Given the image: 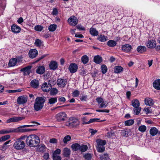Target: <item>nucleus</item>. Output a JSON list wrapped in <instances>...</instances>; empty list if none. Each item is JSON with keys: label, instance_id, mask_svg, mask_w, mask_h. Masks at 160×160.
Here are the masks:
<instances>
[{"label": "nucleus", "instance_id": "nucleus-63", "mask_svg": "<svg viewBox=\"0 0 160 160\" xmlns=\"http://www.w3.org/2000/svg\"><path fill=\"white\" fill-rule=\"evenodd\" d=\"M107 134L108 137L109 138H110L114 135V132L112 131H111L110 132H108Z\"/></svg>", "mask_w": 160, "mask_h": 160}, {"label": "nucleus", "instance_id": "nucleus-27", "mask_svg": "<svg viewBox=\"0 0 160 160\" xmlns=\"http://www.w3.org/2000/svg\"><path fill=\"white\" fill-rule=\"evenodd\" d=\"M63 155L65 157H68L70 154V149L68 148H65L63 149Z\"/></svg>", "mask_w": 160, "mask_h": 160}, {"label": "nucleus", "instance_id": "nucleus-61", "mask_svg": "<svg viewBox=\"0 0 160 160\" xmlns=\"http://www.w3.org/2000/svg\"><path fill=\"white\" fill-rule=\"evenodd\" d=\"M87 96L86 95L82 96L80 98V99L82 101H85L87 100Z\"/></svg>", "mask_w": 160, "mask_h": 160}, {"label": "nucleus", "instance_id": "nucleus-39", "mask_svg": "<svg viewBox=\"0 0 160 160\" xmlns=\"http://www.w3.org/2000/svg\"><path fill=\"white\" fill-rule=\"evenodd\" d=\"M134 123V121L133 119H130L126 121L125 122V125L126 126H129L132 125Z\"/></svg>", "mask_w": 160, "mask_h": 160}, {"label": "nucleus", "instance_id": "nucleus-29", "mask_svg": "<svg viewBox=\"0 0 160 160\" xmlns=\"http://www.w3.org/2000/svg\"><path fill=\"white\" fill-rule=\"evenodd\" d=\"M97 146L96 147L97 150L98 152H102L105 149L104 146H102L100 145L97 144Z\"/></svg>", "mask_w": 160, "mask_h": 160}, {"label": "nucleus", "instance_id": "nucleus-51", "mask_svg": "<svg viewBox=\"0 0 160 160\" xmlns=\"http://www.w3.org/2000/svg\"><path fill=\"white\" fill-rule=\"evenodd\" d=\"M52 158L53 160H61V158L58 155L53 154Z\"/></svg>", "mask_w": 160, "mask_h": 160}, {"label": "nucleus", "instance_id": "nucleus-43", "mask_svg": "<svg viewBox=\"0 0 160 160\" xmlns=\"http://www.w3.org/2000/svg\"><path fill=\"white\" fill-rule=\"evenodd\" d=\"M71 139V137L69 135L65 136L63 139V142L65 144H67V142Z\"/></svg>", "mask_w": 160, "mask_h": 160}, {"label": "nucleus", "instance_id": "nucleus-16", "mask_svg": "<svg viewBox=\"0 0 160 160\" xmlns=\"http://www.w3.org/2000/svg\"><path fill=\"white\" fill-rule=\"evenodd\" d=\"M156 45V42L155 40H148L147 43V46L148 48H155Z\"/></svg>", "mask_w": 160, "mask_h": 160}, {"label": "nucleus", "instance_id": "nucleus-50", "mask_svg": "<svg viewBox=\"0 0 160 160\" xmlns=\"http://www.w3.org/2000/svg\"><path fill=\"white\" fill-rule=\"evenodd\" d=\"M108 155L106 154L102 155L100 157L101 160H108Z\"/></svg>", "mask_w": 160, "mask_h": 160}, {"label": "nucleus", "instance_id": "nucleus-57", "mask_svg": "<svg viewBox=\"0 0 160 160\" xmlns=\"http://www.w3.org/2000/svg\"><path fill=\"white\" fill-rule=\"evenodd\" d=\"M136 108L134 109L133 110L135 113V114L136 115L139 114L141 111V108L139 107L138 108Z\"/></svg>", "mask_w": 160, "mask_h": 160}, {"label": "nucleus", "instance_id": "nucleus-58", "mask_svg": "<svg viewBox=\"0 0 160 160\" xmlns=\"http://www.w3.org/2000/svg\"><path fill=\"white\" fill-rule=\"evenodd\" d=\"M128 132L126 130H124L122 131V135L124 137L127 136L128 135Z\"/></svg>", "mask_w": 160, "mask_h": 160}, {"label": "nucleus", "instance_id": "nucleus-40", "mask_svg": "<svg viewBox=\"0 0 160 160\" xmlns=\"http://www.w3.org/2000/svg\"><path fill=\"white\" fill-rule=\"evenodd\" d=\"M9 135H7L2 136L0 138V142H3L5 141L10 138Z\"/></svg>", "mask_w": 160, "mask_h": 160}, {"label": "nucleus", "instance_id": "nucleus-55", "mask_svg": "<svg viewBox=\"0 0 160 160\" xmlns=\"http://www.w3.org/2000/svg\"><path fill=\"white\" fill-rule=\"evenodd\" d=\"M107 103L106 102H105L104 101L102 102V103H101L100 104H99V107L100 108H105L107 106Z\"/></svg>", "mask_w": 160, "mask_h": 160}, {"label": "nucleus", "instance_id": "nucleus-53", "mask_svg": "<svg viewBox=\"0 0 160 160\" xmlns=\"http://www.w3.org/2000/svg\"><path fill=\"white\" fill-rule=\"evenodd\" d=\"M22 91L21 89H17L14 90H8L7 92L9 93H14L16 92H20Z\"/></svg>", "mask_w": 160, "mask_h": 160}, {"label": "nucleus", "instance_id": "nucleus-60", "mask_svg": "<svg viewBox=\"0 0 160 160\" xmlns=\"http://www.w3.org/2000/svg\"><path fill=\"white\" fill-rule=\"evenodd\" d=\"M49 142L52 143H56L58 142L57 140L55 138H52L50 139Z\"/></svg>", "mask_w": 160, "mask_h": 160}, {"label": "nucleus", "instance_id": "nucleus-15", "mask_svg": "<svg viewBox=\"0 0 160 160\" xmlns=\"http://www.w3.org/2000/svg\"><path fill=\"white\" fill-rule=\"evenodd\" d=\"M28 54L30 58H33L36 57L38 55V51L35 49H31L29 51Z\"/></svg>", "mask_w": 160, "mask_h": 160}, {"label": "nucleus", "instance_id": "nucleus-48", "mask_svg": "<svg viewBox=\"0 0 160 160\" xmlns=\"http://www.w3.org/2000/svg\"><path fill=\"white\" fill-rule=\"evenodd\" d=\"M147 129L146 126L144 125H142L140 126L138 128V130L142 132H144Z\"/></svg>", "mask_w": 160, "mask_h": 160}, {"label": "nucleus", "instance_id": "nucleus-23", "mask_svg": "<svg viewBox=\"0 0 160 160\" xmlns=\"http://www.w3.org/2000/svg\"><path fill=\"white\" fill-rule=\"evenodd\" d=\"M49 67L51 69L54 70L58 68V64L55 61H52L49 64Z\"/></svg>", "mask_w": 160, "mask_h": 160}, {"label": "nucleus", "instance_id": "nucleus-52", "mask_svg": "<svg viewBox=\"0 0 160 160\" xmlns=\"http://www.w3.org/2000/svg\"><path fill=\"white\" fill-rule=\"evenodd\" d=\"M79 91L78 90H75L73 92L72 95L73 97H77L79 95Z\"/></svg>", "mask_w": 160, "mask_h": 160}, {"label": "nucleus", "instance_id": "nucleus-5", "mask_svg": "<svg viewBox=\"0 0 160 160\" xmlns=\"http://www.w3.org/2000/svg\"><path fill=\"white\" fill-rule=\"evenodd\" d=\"M50 81V80H49L48 83L45 82L42 85V89L44 92H48L52 88V86L50 83H51Z\"/></svg>", "mask_w": 160, "mask_h": 160}, {"label": "nucleus", "instance_id": "nucleus-38", "mask_svg": "<svg viewBox=\"0 0 160 160\" xmlns=\"http://www.w3.org/2000/svg\"><path fill=\"white\" fill-rule=\"evenodd\" d=\"M97 144L100 145L102 146H104L106 143V142L105 140L98 139L96 141Z\"/></svg>", "mask_w": 160, "mask_h": 160}, {"label": "nucleus", "instance_id": "nucleus-59", "mask_svg": "<svg viewBox=\"0 0 160 160\" xmlns=\"http://www.w3.org/2000/svg\"><path fill=\"white\" fill-rule=\"evenodd\" d=\"M58 13V10L57 8H53V11L52 12V15H57Z\"/></svg>", "mask_w": 160, "mask_h": 160}, {"label": "nucleus", "instance_id": "nucleus-14", "mask_svg": "<svg viewBox=\"0 0 160 160\" xmlns=\"http://www.w3.org/2000/svg\"><path fill=\"white\" fill-rule=\"evenodd\" d=\"M78 67L77 65L74 63H72L69 66L68 69L72 73L76 72L78 69Z\"/></svg>", "mask_w": 160, "mask_h": 160}, {"label": "nucleus", "instance_id": "nucleus-30", "mask_svg": "<svg viewBox=\"0 0 160 160\" xmlns=\"http://www.w3.org/2000/svg\"><path fill=\"white\" fill-rule=\"evenodd\" d=\"M117 43L116 42L113 40H110L107 42L108 45L111 47H113L116 45Z\"/></svg>", "mask_w": 160, "mask_h": 160}, {"label": "nucleus", "instance_id": "nucleus-2", "mask_svg": "<svg viewBox=\"0 0 160 160\" xmlns=\"http://www.w3.org/2000/svg\"><path fill=\"white\" fill-rule=\"evenodd\" d=\"M45 102V100L41 97L37 98L35 100L34 108L35 110L38 111L43 107Z\"/></svg>", "mask_w": 160, "mask_h": 160}, {"label": "nucleus", "instance_id": "nucleus-35", "mask_svg": "<svg viewBox=\"0 0 160 160\" xmlns=\"http://www.w3.org/2000/svg\"><path fill=\"white\" fill-rule=\"evenodd\" d=\"M71 147L73 150L76 151L79 149L80 145L78 143H75L72 144L71 146Z\"/></svg>", "mask_w": 160, "mask_h": 160}, {"label": "nucleus", "instance_id": "nucleus-21", "mask_svg": "<svg viewBox=\"0 0 160 160\" xmlns=\"http://www.w3.org/2000/svg\"><path fill=\"white\" fill-rule=\"evenodd\" d=\"M45 68L42 66H39L36 70V72L40 74H43L45 71Z\"/></svg>", "mask_w": 160, "mask_h": 160}, {"label": "nucleus", "instance_id": "nucleus-33", "mask_svg": "<svg viewBox=\"0 0 160 160\" xmlns=\"http://www.w3.org/2000/svg\"><path fill=\"white\" fill-rule=\"evenodd\" d=\"M123 68L120 66H116L114 68V72L116 73H120L123 71Z\"/></svg>", "mask_w": 160, "mask_h": 160}, {"label": "nucleus", "instance_id": "nucleus-9", "mask_svg": "<svg viewBox=\"0 0 160 160\" xmlns=\"http://www.w3.org/2000/svg\"><path fill=\"white\" fill-rule=\"evenodd\" d=\"M24 118L22 117H15L10 118L7 120V123L16 122L23 119Z\"/></svg>", "mask_w": 160, "mask_h": 160}, {"label": "nucleus", "instance_id": "nucleus-25", "mask_svg": "<svg viewBox=\"0 0 160 160\" xmlns=\"http://www.w3.org/2000/svg\"><path fill=\"white\" fill-rule=\"evenodd\" d=\"M17 62V59L12 58L10 60L8 64V65L9 67H13L16 65Z\"/></svg>", "mask_w": 160, "mask_h": 160}, {"label": "nucleus", "instance_id": "nucleus-54", "mask_svg": "<svg viewBox=\"0 0 160 160\" xmlns=\"http://www.w3.org/2000/svg\"><path fill=\"white\" fill-rule=\"evenodd\" d=\"M35 45L38 47H40L42 45L41 41L39 39H37L35 42Z\"/></svg>", "mask_w": 160, "mask_h": 160}, {"label": "nucleus", "instance_id": "nucleus-37", "mask_svg": "<svg viewBox=\"0 0 160 160\" xmlns=\"http://www.w3.org/2000/svg\"><path fill=\"white\" fill-rule=\"evenodd\" d=\"M57 101V97L51 98L48 99V103L50 104H53Z\"/></svg>", "mask_w": 160, "mask_h": 160}, {"label": "nucleus", "instance_id": "nucleus-12", "mask_svg": "<svg viewBox=\"0 0 160 160\" xmlns=\"http://www.w3.org/2000/svg\"><path fill=\"white\" fill-rule=\"evenodd\" d=\"M14 132H15V128H9L7 129L2 130L0 131V134H2Z\"/></svg>", "mask_w": 160, "mask_h": 160}, {"label": "nucleus", "instance_id": "nucleus-46", "mask_svg": "<svg viewBox=\"0 0 160 160\" xmlns=\"http://www.w3.org/2000/svg\"><path fill=\"white\" fill-rule=\"evenodd\" d=\"M101 69L102 73H105L107 71V68L105 65L103 64L101 66Z\"/></svg>", "mask_w": 160, "mask_h": 160}, {"label": "nucleus", "instance_id": "nucleus-62", "mask_svg": "<svg viewBox=\"0 0 160 160\" xmlns=\"http://www.w3.org/2000/svg\"><path fill=\"white\" fill-rule=\"evenodd\" d=\"M27 137H28V136H27L24 135V136H21L18 139L20 140V141L24 140L25 139L26 140L27 139Z\"/></svg>", "mask_w": 160, "mask_h": 160}, {"label": "nucleus", "instance_id": "nucleus-41", "mask_svg": "<svg viewBox=\"0 0 160 160\" xmlns=\"http://www.w3.org/2000/svg\"><path fill=\"white\" fill-rule=\"evenodd\" d=\"M57 28V25L55 24L51 25L48 28L49 31L53 32Z\"/></svg>", "mask_w": 160, "mask_h": 160}, {"label": "nucleus", "instance_id": "nucleus-13", "mask_svg": "<svg viewBox=\"0 0 160 160\" xmlns=\"http://www.w3.org/2000/svg\"><path fill=\"white\" fill-rule=\"evenodd\" d=\"M121 48L123 52L128 53L131 51L132 49V47L131 45L127 44L122 45Z\"/></svg>", "mask_w": 160, "mask_h": 160}, {"label": "nucleus", "instance_id": "nucleus-11", "mask_svg": "<svg viewBox=\"0 0 160 160\" xmlns=\"http://www.w3.org/2000/svg\"><path fill=\"white\" fill-rule=\"evenodd\" d=\"M21 126L17 128H15V132H24L32 131L34 130L33 129L29 128H22Z\"/></svg>", "mask_w": 160, "mask_h": 160}, {"label": "nucleus", "instance_id": "nucleus-20", "mask_svg": "<svg viewBox=\"0 0 160 160\" xmlns=\"http://www.w3.org/2000/svg\"><path fill=\"white\" fill-rule=\"evenodd\" d=\"M158 132V129L155 127H152L149 131L150 134L152 136H154L156 135Z\"/></svg>", "mask_w": 160, "mask_h": 160}, {"label": "nucleus", "instance_id": "nucleus-36", "mask_svg": "<svg viewBox=\"0 0 160 160\" xmlns=\"http://www.w3.org/2000/svg\"><path fill=\"white\" fill-rule=\"evenodd\" d=\"M82 61L84 64L87 63L89 60L88 57L86 55H84L82 57Z\"/></svg>", "mask_w": 160, "mask_h": 160}, {"label": "nucleus", "instance_id": "nucleus-17", "mask_svg": "<svg viewBox=\"0 0 160 160\" xmlns=\"http://www.w3.org/2000/svg\"><path fill=\"white\" fill-rule=\"evenodd\" d=\"M11 29L13 32L16 33L19 32L21 30L20 27L15 24H13L12 26Z\"/></svg>", "mask_w": 160, "mask_h": 160}, {"label": "nucleus", "instance_id": "nucleus-44", "mask_svg": "<svg viewBox=\"0 0 160 160\" xmlns=\"http://www.w3.org/2000/svg\"><path fill=\"white\" fill-rule=\"evenodd\" d=\"M98 120H99V119L98 118H91L90 119L89 121H88V122H83V124H88L91 123L97 122Z\"/></svg>", "mask_w": 160, "mask_h": 160}, {"label": "nucleus", "instance_id": "nucleus-19", "mask_svg": "<svg viewBox=\"0 0 160 160\" xmlns=\"http://www.w3.org/2000/svg\"><path fill=\"white\" fill-rule=\"evenodd\" d=\"M39 84L38 81L37 80L34 79L31 82V87L34 88H37Z\"/></svg>", "mask_w": 160, "mask_h": 160}, {"label": "nucleus", "instance_id": "nucleus-3", "mask_svg": "<svg viewBox=\"0 0 160 160\" xmlns=\"http://www.w3.org/2000/svg\"><path fill=\"white\" fill-rule=\"evenodd\" d=\"M25 143L23 141L17 139L13 145V148L17 150H21L25 147Z\"/></svg>", "mask_w": 160, "mask_h": 160}, {"label": "nucleus", "instance_id": "nucleus-64", "mask_svg": "<svg viewBox=\"0 0 160 160\" xmlns=\"http://www.w3.org/2000/svg\"><path fill=\"white\" fill-rule=\"evenodd\" d=\"M77 28L81 30H85V28L84 27H82L81 25H78L76 26Z\"/></svg>", "mask_w": 160, "mask_h": 160}, {"label": "nucleus", "instance_id": "nucleus-10", "mask_svg": "<svg viewBox=\"0 0 160 160\" xmlns=\"http://www.w3.org/2000/svg\"><path fill=\"white\" fill-rule=\"evenodd\" d=\"M67 83V81L66 79H63L61 78L58 79L57 81V84L59 87H64Z\"/></svg>", "mask_w": 160, "mask_h": 160}, {"label": "nucleus", "instance_id": "nucleus-22", "mask_svg": "<svg viewBox=\"0 0 160 160\" xmlns=\"http://www.w3.org/2000/svg\"><path fill=\"white\" fill-rule=\"evenodd\" d=\"M153 87L157 90H160V79L155 80L153 84Z\"/></svg>", "mask_w": 160, "mask_h": 160}, {"label": "nucleus", "instance_id": "nucleus-28", "mask_svg": "<svg viewBox=\"0 0 160 160\" xmlns=\"http://www.w3.org/2000/svg\"><path fill=\"white\" fill-rule=\"evenodd\" d=\"M90 34L93 36H97L98 35V32L95 28L92 27L90 29Z\"/></svg>", "mask_w": 160, "mask_h": 160}, {"label": "nucleus", "instance_id": "nucleus-18", "mask_svg": "<svg viewBox=\"0 0 160 160\" xmlns=\"http://www.w3.org/2000/svg\"><path fill=\"white\" fill-rule=\"evenodd\" d=\"M31 66H28L21 69V71L24 73L25 75H29L30 72V69L32 68Z\"/></svg>", "mask_w": 160, "mask_h": 160}, {"label": "nucleus", "instance_id": "nucleus-31", "mask_svg": "<svg viewBox=\"0 0 160 160\" xmlns=\"http://www.w3.org/2000/svg\"><path fill=\"white\" fill-rule=\"evenodd\" d=\"M102 61V59L101 57L98 55L95 56L94 58V61L97 64L100 63Z\"/></svg>", "mask_w": 160, "mask_h": 160}, {"label": "nucleus", "instance_id": "nucleus-24", "mask_svg": "<svg viewBox=\"0 0 160 160\" xmlns=\"http://www.w3.org/2000/svg\"><path fill=\"white\" fill-rule=\"evenodd\" d=\"M145 103L146 105L151 106L154 104V102L152 99L150 98H146L144 100Z\"/></svg>", "mask_w": 160, "mask_h": 160}, {"label": "nucleus", "instance_id": "nucleus-8", "mask_svg": "<svg viewBox=\"0 0 160 160\" xmlns=\"http://www.w3.org/2000/svg\"><path fill=\"white\" fill-rule=\"evenodd\" d=\"M80 124L79 121L76 118H73L68 123V126L72 127H76Z\"/></svg>", "mask_w": 160, "mask_h": 160}, {"label": "nucleus", "instance_id": "nucleus-32", "mask_svg": "<svg viewBox=\"0 0 160 160\" xmlns=\"http://www.w3.org/2000/svg\"><path fill=\"white\" fill-rule=\"evenodd\" d=\"M132 105L134 108H138L140 106V103L138 99H134L132 101Z\"/></svg>", "mask_w": 160, "mask_h": 160}, {"label": "nucleus", "instance_id": "nucleus-4", "mask_svg": "<svg viewBox=\"0 0 160 160\" xmlns=\"http://www.w3.org/2000/svg\"><path fill=\"white\" fill-rule=\"evenodd\" d=\"M57 121L58 122H63L65 121L67 118V115L64 112H61L57 114L55 116Z\"/></svg>", "mask_w": 160, "mask_h": 160}, {"label": "nucleus", "instance_id": "nucleus-42", "mask_svg": "<svg viewBox=\"0 0 160 160\" xmlns=\"http://www.w3.org/2000/svg\"><path fill=\"white\" fill-rule=\"evenodd\" d=\"M50 94L51 95H55L58 93V90L56 88H53L50 90Z\"/></svg>", "mask_w": 160, "mask_h": 160}, {"label": "nucleus", "instance_id": "nucleus-49", "mask_svg": "<svg viewBox=\"0 0 160 160\" xmlns=\"http://www.w3.org/2000/svg\"><path fill=\"white\" fill-rule=\"evenodd\" d=\"M43 27L41 25H38L35 26L34 29L38 31H41L43 29Z\"/></svg>", "mask_w": 160, "mask_h": 160}, {"label": "nucleus", "instance_id": "nucleus-6", "mask_svg": "<svg viewBox=\"0 0 160 160\" xmlns=\"http://www.w3.org/2000/svg\"><path fill=\"white\" fill-rule=\"evenodd\" d=\"M28 97L25 95L21 96L19 97L17 99V103L19 104H24L27 101Z\"/></svg>", "mask_w": 160, "mask_h": 160}, {"label": "nucleus", "instance_id": "nucleus-7", "mask_svg": "<svg viewBox=\"0 0 160 160\" xmlns=\"http://www.w3.org/2000/svg\"><path fill=\"white\" fill-rule=\"evenodd\" d=\"M68 21L69 24L72 26H75L78 23V20L74 16L68 18Z\"/></svg>", "mask_w": 160, "mask_h": 160}, {"label": "nucleus", "instance_id": "nucleus-26", "mask_svg": "<svg viewBox=\"0 0 160 160\" xmlns=\"http://www.w3.org/2000/svg\"><path fill=\"white\" fill-rule=\"evenodd\" d=\"M137 50L138 52L142 53L146 52V48L144 46H139L137 48Z\"/></svg>", "mask_w": 160, "mask_h": 160}, {"label": "nucleus", "instance_id": "nucleus-45", "mask_svg": "<svg viewBox=\"0 0 160 160\" xmlns=\"http://www.w3.org/2000/svg\"><path fill=\"white\" fill-rule=\"evenodd\" d=\"M38 150L40 152H43L45 151L46 147L44 145H41L38 147Z\"/></svg>", "mask_w": 160, "mask_h": 160}, {"label": "nucleus", "instance_id": "nucleus-47", "mask_svg": "<svg viewBox=\"0 0 160 160\" xmlns=\"http://www.w3.org/2000/svg\"><path fill=\"white\" fill-rule=\"evenodd\" d=\"M88 146L86 145H83L80 146V148H79L80 150L82 152H84L88 149Z\"/></svg>", "mask_w": 160, "mask_h": 160}, {"label": "nucleus", "instance_id": "nucleus-34", "mask_svg": "<svg viewBox=\"0 0 160 160\" xmlns=\"http://www.w3.org/2000/svg\"><path fill=\"white\" fill-rule=\"evenodd\" d=\"M98 39L99 41L101 42H105L108 40V38L103 35H101L99 36Z\"/></svg>", "mask_w": 160, "mask_h": 160}, {"label": "nucleus", "instance_id": "nucleus-1", "mask_svg": "<svg viewBox=\"0 0 160 160\" xmlns=\"http://www.w3.org/2000/svg\"><path fill=\"white\" fill-rule=\"evenodd\" d=\"M26 142V144L29 147H35L39 145L40 139L37 135L32 134L28 136Z\"/></svg>", "mask_w": 160, "mask_h": 160}, {"label": "nucleus", "instance_id": "nucleus-56", "mask_svg": "<svg viewBox=\"0 0 160 160\" xmlns=\"http://www.w3.org/2000/svg\"><path fill=\"white\" fill-rule=\"evenodd\" d=\"M83 157L87 160H90L92 156L89 153H87L85 154Z\"/></svg>", "mask_w": 160, "mask_h": 160}]
</instances>
